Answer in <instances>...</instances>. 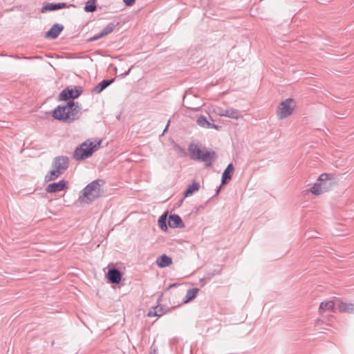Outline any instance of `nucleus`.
<instances>
[{
	"label": "nucleus",
	"mask_w": 354,
	"mask_h": 354,
	"mask_svg": "<svg viewBox=\"0 0 354 354\" xmlns=\"http://www.w3.org/2000/svg\"><path fill=\"white\" fill-rule=\"evenodd\" d=\"M80 110L73 102H68L64 106H58L53 113L55 119L70 122L79 118Z\"/></svg>",
	"instance_id": "1"
},
{
	"label": "nucleus",
	"mask_w": 354,
	"mask_h": 354,
	"mask_svg": "<svg viewBox=\"0 0 354 354\" xmlns=\"http://www.w3.org/2000/svg\"><path fill=\"white\" fill-rule=\"evenodd\" d=\"M335 175L330 173H323L318 177L315 183L311 187L310 192L315 196H319L328 192L335 184Z\"/></svg>",
	"instance_id": "2"
},
{
	"label": "nucleus",
	"mask_w": 354,
	"mask_h": 354,
	"mask_svg": "<svg viewBox=\"0 0 354 354\" xmlns=\"http://www.w3.org/2000/svg\"><path fill=\"white\" fill-rule=\"evenodd\" d=\"M101 141H91L88 140L77 147L74 152V158L79 160H84L91 156L94 151H97L100 146Z\"/></svg>",
	"instance_id": "3"
},
{
	"label": "nucleus",
	"mask_w": 354,
	"mask_h": 354,
	"mask_svg": "<svg viewBox=\"0 0 354 354\" xmlns=\"http://www.w3.org/2000/svg\"><path fill=\"white\" fill-rule=\"evenodd\" d=\"M296 110L295 100L287 98L280 102L276 109V115L279 120H283L294 114Z\"/></svg>",
	"instance_id": "4"
},
{
	"label": "nucleus",
	"mask_w": 354,
	"mask_h": 354,
	"mask_svg": "<svg viewBox=\"0 0 354 354\" xmlns=\"http://www.w3.org/2000/svg\"><path fill=\"white\" fill-rule=\"evenodd\" d=\"M68 166V159L66 156L57 157L54 160L53 169L48 174L46 181H52L58 178Z\"/></svg>",
	"instance_id": "5"
},
{
	"label": "nucleus",
	"mask_w": 354,
	"mask_h": 354,
	"mask_svg": "<svg viewBox=\"0 0 354 354\" xmlns=\"http://www.w3.org/2000/svg\"><path fill=\"white\" fill-rule=\"evenodd\" d=\"M188 150L191 158L194 160L208 161L213 160L215 157L214 151H209L205 148L201 149L198 147L196 145H190Z\"/></svg>",
	"instance_id": "6"
},
{
	"label": "nucleus",
	"mask_w": 354,
	"mask_h": 354,
	"mask_svg": "<svg viewBox=\"0 0 354 354\" xmlns=\"http://www.w3.org/2000/svg\"><path fill=\"white\" fill-rule=\"evenodd\" d=\"M101 193L99 183L95 181L92 182L84 188L82 201L85 203H88L99 197Z\"/></svg>",
	"instance_id": "7"
},
{
	"label": "nucleus",
	"mask_w": 354,
	"mask_h": 354,
	"mask_svg": "<svg viewBox=\"0 0 354 354\" xmlns=\"http://www.w3.org/2000/svg\"><path fill=\"white\" fill-rule=\"evenodd\" d=\"M68 183L64 180H61L57 183L48 184L46 187V191L48 193H56L61 191L66 190L68 189Z\"/></svg>",
	"instance_id": "8"
},
{
	"label": "nucleus",
	"mask_w": 354,
	"mask_h": 354,
	"mask_svg": "<svg viewBox=\"0 0 354 354\" xmlns=\"http://www.w3.org/2000/svg\"><path fill=\"white\" fill-rule=\"evenodd\" d=\"M80 95V91L77 88H66L59 95V100L63 101L69 99H75Z\"/></svg>",
	"instance_id": "9"
},
{
	"label": "nucleus",
	"mask_w": 354,
	"mask_h": 354,
	"mask_svg": "<svg viewBox=\"0 0 354 354\" xmlns=\"http://www.w3.org/2000/svg\"><path fill=\"white\" fill-rule=\"evenodd\" d=\"M337 299L325 300L322 301L319 307V312L323 314L326 312H335V308L337 304Z\"/></svg>",
	"instance_id": "10"
},
{
	"label": "nucleus",
	"mask_w": 354,
	"mask_h": 354,
	"mask_svg": "<svg viewBox=\"0 0 354 354\" xmlns=\"http://www.w3.org/2000/svg\"><path fill=\"white\" fill-rule=\"evenodd\" d=\"M337 308L341 313H353L354 312V304L344 303L340 300H337Z\"/></svg>",
	"instance_id": "11"
},
{
	"label": "nucleus",
	"mask_w": 354,
	"mask_h": 354,
	"mask_svg": "<svg viewBox=\"0 0 354 354\" xmlns=\"http://www.w3.org/2000/svg\"><path fill=\"white\" fill-rule=\"evenodd\" d=\"M221 115L228 117L233 119H240L242 118L241 112L236 109L230 108L225 110L224 112L219 113Z\"/></svg>",
	"instance_id": "12"
},
{
	"label": "nucleus",
	"mask_w": 354,
	"mask_h": 354,
	"mask_svg": "<svg viewBox=\"0 0 354 354\" xmlns=\"http://www.w3.org/2000/svg\"><path fill=\"white\" fill-rule=\"evenodd\" d=\"M121 273L116 269H111L107 273L109 281L114 283H118L121 281Z\"/></svg>",
	"instance_id": "13"
},
{
	"label": "nucleus",
	"mask_w": 354,
	"mask_h": 354,
	"mask_svg": "<svg viewBox=\"0 0 354 354\" xmlns=\"http://www.w3.org/2000/svg\"><path fill=\"white\" fill-rule=\"evenodd\" d=\"M168 224L171 227H180L183 226L182 219L176 214L171 215L169 217Z\"/></svg>",
	"instance_id": "14"
},
{
	"label": "nucleus",
	"mask_w": 354,
	"mask_h": 354,
	"mask_svg": "<svg viewBox=\"0 0 354 354\" xmlns=\"http://www.w3.org/2000/svg\"><path fill=\"white\" fill-rule=\"evenodd\" d=\"M114 28H115L114 24H109L104 28V30L102 31L101 33L95 35L93 37H92L91 39V40L93 41V40H97L100 38H102V37L109 35V33L112 32L113 31Z\"/></svg>",
	"instance_id": "15"
},
{
	"label": "nucleus",
	"mask_w": 354,
	"mask_h": 354,
	"mask_svg": "<svg viewBox=\"0 0 354 354\" xmlns=\"http://www.w3.org/2000/svg\"><path fill=\"white\" fill-rule=\"evenodd\" d=\"M234 167L232 164H229L227 168L223 173L222 175V183L225 184L228 180H230L232 178V175L234 172Z\"/></svg>",
	"instance_id": "16"
},
{
	"label": "nucleus",
	"mask_w": 354,
	"mask_h": 354,
	"mask_svg": "<svg viewBox=\"0 0 354 354\" xmlns=\"http://www.w3.org/2000/svg\"><path fill=\"white\" fill-rule=\"evenodd\" d=\"M156 263L160 268H165L170 266L172 263V260L166 254H162L157 259Z\"/></svg>",
	"instance_id": "17"
},
{
	"label": "nucleus",
	"mask_w": 354,
	"mask_h": 354,
	"mask_svg": "<svg viewBox=\"0 0 354 354\" xmlns=\"http://www.w3.org/2000/svg\"><path fill=\"white\" fill-rule=\"evenodd\" d=\"M63 29L62 26H60L57 24L54 25L47 32L46 37L52 39H55L59 33L62 32Z\"/></svg>",
	"instance_id": "18"
},
{
	"label": "nucleus",
	"mask_w": 354,
	"mask_h": 354,
	"mask_svg": "<svg viewBox=\"0 0 354 354\" xmlns=\"http://www.w3.org/2000/svg\"><path fill=\"white\" fill-rule=\"evenodd\" d=\"M200 188V184L196 181H194L192 185L188 186V188L185 192V197L191 196L194 192H197Z\"/></svg>",
	"instance_id": "19"
},
{
	"label": "nucleus",
	"mask_w": 354,
	"mask_h": 354,
	"mask_svg": "<svg viewBox=\"0 0 354 354\" xmlns=\"http://www.w3.org/2000/svg\"><path fill=\"white\" fill-rule=\"evenodd\" d=\"M198 290H199L198 288H192V289L188 290L187 291V294L185 296V299L184 301V303H188L190 301H192V299H194L197 296Z\"/></svg>",
	"instance_id": "20"
},
{
	"label": "nucleus",
	"mask_w": 354,
	"mask_h": 354,
	"mask_svg": "<svg viewBox=\"0 0 354 354\" xmlns=\"http://www.w3.org/2000/svg\"><path fill=\"white\" fill-rule=\"evenodd\" d=\"M113 80H103L100 83H99L97 86L95 88L94 91L99 93L102 92L105 88H106L109 85H110L113 82Z\"/></svg>",
	"instance_id": "21"
},
{
	"label": "nucleus",
	"mask_w": 354,
	"mask_h": 354,
	"mask_svg": "<svg viewBox=\"0 0 354 354\" xmlns=\"http://www.w3.org/2000/svg\"><path fill=\"white\" fill-rule=\"evenodd\" d=\"M163 311H162V308L160 307H158V306H156L155 308H151L147 315L150 317H155V316H158V317H160L161 316L162 314H163Z\"/></svg>",
	"instance_id": "22"
},
{
	"label": "nucleus",
	"mask_w": 354,
	"mask_h": 354,
	"mask_svg": "<svg viewBox=\"0 0 354 354\" xmlns=\"http://www.w3.org/2000/svg\"><path fill=\"white\" fill-rule=\"evenodd\" d=\"M66 6V4L62 3H57V4H55V3H48V5H46L45 6V10H58V9H60V8H63Z\"/></svg>",
	"instance_id": "23"
},
{
	"label": "nucleus",
	"mask_w": 354,
	"mask_h": 354,
	"mask_svg": "<svg viewBox=\"0 0 354 354\" xmlns=\"http://www.w3.org/2000/svg\"><path fill=\"white\" fill-rule=\"evenodd\" d=\"M95 1L96 0H89L87 1L84 7V10L89 12H94L96 10Z\"/></svg>",
	"instance_id": "24"
},
{
	"label": "nucleus",
	"mask_w": 354,
	"mask_h": 354,
	"mask_svg": "<svg viewBox=\"0 0 354 354\" xmlns=\"http://www.w3.org/2000/svg\"><path fill=\"white\" fill-rule=\"evenodd\" d=\"M197 124L204 128H207L209 126V122L207 121V118L205 116H200L197 119Z\"/></svg>",
	"instance_id": "25"
},
{
	"label": "nucleus",
	"mask_w": 354,
	"mask_h": 354,
	"mask_svg": "<svg viewBox=\"0 0 354 354\" xmlns=\"http://www.w3.org/2000/svg\"><path fill=\"white\" fill-rule=\"evenodd\" d=\"M166 217H167L166 214L162 215L160 216V218L158 220L159 226L164 231H166L167 229V227L166 225Z\"/></svg>",
	"instance_id": "26"
},
{
	"label": "nucleus",
	"mask_w": 354,
	"mask_h": 354,
	"mask_svg": "<svg viewBox=\"0 0 354 354\" xmlns=\"http://www.w3.org/2000/svg\"><path fill=\"white\" fill-rule=\"evenodd\" d=\"M123 1L127 6H131L134 3L135 0H123Z\"/></svg>",
	"instance_id": "27"
},
{
	"label": "nucleus",
	"mask_w": 354,
	"mask_h": 354,
	"mask_svg": "<svg viewBox=\"0 0 354 354\" xmlns=\"http://www.w3.org/2000/svg\"><path fill=\"white\" fill-rule=\"evenodd\" d=\"M207 128H213V129H218V127L214 124H212L209 122V126L207 127Z\"/></svg>",
	"instance_id": "28"
},
{
	"label": "nucleus",
	"mask_w": 354,
	"mask_h": 354,
	"mask_svg": "<svg viewBox=\"0 0 354 354\" xmlns=\"http://www.w3.org/2000/svg\"><path fill=\"white\" fill-rule=\"evenodd\" d=\"M180 153H181L183 156H185L186 155L185 152L183 150L180 149Z\"/></svg>",
	"instance_id": "29"
}]
</instances>
